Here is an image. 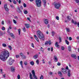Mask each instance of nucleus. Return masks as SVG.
<instances>
[{"mask_svg":"<svg viewBox=\"0 0 79 79\" xmlns=\"http://www.w3.org/2000/svg\"><path fill=\"white\" fill-rule=\"evenodd\" d=\"M68 49L69 52H71V46H69L68 47Z\"/></svg>","mask_w":79,"mask_h":79,"instance_id":"obj_17","label":"nucleus"},{"mask_svg":"<svg viewBox=\"0 0 79 79\" xmlns=\"http://www.w3.org/2000/svg\"><path fill=\"white\" fill-rule=\"evenodd\" d=\"M10 6L11 8H13V5H10Z\"/></svg>","mask_w":79,"mask_h":79,"instance_id":"obj_58","label":"nucleus"},{"mask_svg":"<svg viewBox=\"0 0 79 79\" xmlns=\"http://www.w3.org/2000/svg\"><path fill=\"white\" fill-rule=\"evenodd\" d=\"M20 54V56H22L23 55H23V53H22L21 52Z\"/></svg>","mask_w":79,"mask_h":79,"instance_id":"obj_53","label":"nucleus"},{"mask_svg":"<svg viewBox=\"0 0 79 79\" xmlns=\"http://www.w3.org/2000/svg\"><path fill=\"white\" fill-rule=\"evenodd\" d=\"M34 37H35V39H36V40H37V42H39V39H38V38H37V37L36 35H34Z\"/></svg>","mask_w":79,"mask_h":79,"instance_id":"obj_16","label":"nucleus"},{"mask_svg":"<svg viewBox=\"0 0 79 79\" xmlns=\"http://www.w3.org/2000/svg\"><path fill=\"white\" fill-rule=\"evenodd\" d=\"M12 58H10L7 61L8 63L10 64V65H11L12 64H13V63L14 61H15V60H11Z\"/></svg>","mask_w":79,"mask_h":79,"instance_id":"obj_3","label":"nucleus"},{"mask_svg":"<svg viewBox=\"0 0 79 79\" xmlns=\"http://www.w3.org/2000/svg\"><path fill=\"white\" fill-rule=\"evenodd\" d=\"M61 6V4L60 3H56L55 4V7L56 9H59Z\"/></svg>","mask_w":79,"mask_h":79,"instance_id":"obj_4","label":"nucleus"},{"mask_svg":"<svg viewBox=\"0 0 79 79\" xmlns=\"http://www.w3.org/2000/svg\"><path fill=\"white\" fill-rule=\"evenodd\" d=\"M13 20L14 23H15V24H16V20L14 19H13Z\"/></svg>","mask_w":79,"mask_h":79,"instance_id":"obj_54","label":"nucleus"},{"mask_svg":"<svg viewBox=\"0 0 79 79\" xmlns=\"http://www.w3.org/2000/svg\"><path fill=\"white\" fill-rule=\"evenodd\" d=\"M9 29H12V28L11 27V26H10L9 27Z\"/></svg>","mask_w":79,"mask_h":79,"instance_id":"obj_56","label":"nucleus"},{"mask_svg":"<svg viewBox=\"0 0 79 79\" xmlns=\"http://www.w3.org/2000/svg\"><path fill=\"white\" fill-rule=\"evenodd\" d=\"M74 0L76 2V3H79V0Z\"/></svg>","mask_w":79,"mask_h":79,"instance_id":"obj_43","label":"nucleus"},{"mask_svg":"<svg viewBox=\"0 0 79 79\" xmlns=\"http://www.w3.org/2000/svg\"><path fill=\"white\" fill-rule=\"evenodd\" d=\"M2 24H4V22L3 21H2L1 23Z\"/></svg>","mask_w":79,"mask_h":79,"instance_id":"obj_61","label":"nucleus"},{"mask_svg":"<svg viewBox=\"0 0 79 79\" xmlns=\"http://www.w3.org/2000/svg\"><path fill=\"white\" fill-rule=\"evenodd\" d=\"M32 74H33V77L35 79H38L37 78V77H36V75H35V72L34 71V70H32Z\"/></svg>","mask_w":79,"mask_h":79,"instance_id":"obj_6","label":"nucleus"},{"mask_svg":"<svg viewBox=\"0 0 79 79\" xmlns=\"http://www.w3.org/2000/svg\"><path fill=\"white\" fill-rule=\"evenodd\" d=\"M71 70L70 69L68 70V73L67 74V76H68V77H70L71 76Z\"/></svg>","mask_w":79,"mask_h":79,"instance_id":"obj_11","label":"nucleus"},{"mask_svg":"<svg viewBox=\"0 0 79 79\" xmlns=\"http://www.w3.org/2000/svg\"><path fill=\"white\" fill-rule=\"evenodd\" d=\"M20 9H21V10H23V6H20Z\"/></svg>","mask_w":79,"mask_h":79,"instance_id":"obj_62","label":"nucleus"},{"mask_svg":"<svg viewBox=\"0 0 79 79\" xmlns=\"http://www.w3.org/2000/svg\"><path fill=\"white\" fill-rule=\"evenodd\" d=\"M73 23H74V24H75V25L77 24V22H76V21H75Z\"/></svg>","mask_w":79,"mask_h":79,"instance_id":"obj_55","label":"nucleus"},{"mask_svg":"<svg viewBox=\"0 0 79 79\" xmlns=\"http://www.w3.org/2000/svg\"><path fill=\"white\" fill-rule=\"evenodd\" d=\"M66 31L68 32H70V29L69 28H66Z\"/></svg>","mask_w":79,"mask_h":79,"instance_id":"obj_22","label":"nucleus"},{"mask_svg":"<svg viewBox=\"0 0 79 79\" xmlns=\"http://www.w3.org/2000/svg\"><path fill=\"white\" fill-rule=\"evenodd\" d=\"M45 45H48V42L46 41L44 44Z\"/></svg>","mask_w":79,"mask_h":79,"instance_id":"obj_42","label":"nucleus"},{"mask_svg":"<svg viewBox=\"0 0 79 79\" xmlns=\"http://www.w3.org/2000/svg\"><path fill=\"white\" fill-rule=\"evenodd\" d=\"M33 58L34 59H36V58H38V55L37 54H36L33 56Z\"/></svg>","mask_w":79,"mask_h":79,"instance_id":"obj_19","label":"nucleus"},{"mask_svg":"<svg viewBox=\"0 0 79 79\" xmlns=\"http://www.w3.org/2000/svg\"><path fill=\"white\" fill-rule=\"evenodd\" d=\"M30 79H32V75L30 73Z\"/></svg>","mask_w":79,"mask_h":79,"instance_id":"obj_21","label":"nucleus"},{"mask_svg":"<svg viewBox=\"0 0 79 79\" xmlns=\"http://www.w3.org/2000/svg\"><path fill=\"white\" fill-rule=\"evenodd\" d=\"M27 19H28V20H29V21H31V20H30V18H27Z\"/></svg>","mask_w":79,"mask_h":79,"instance_id":"obj_64","label":"nucleus"},{"mask_svg":"<svg viewBox=\"0 0 79 79\" xmlns=\"http://www.w3.org/2000/svg\"><path fill=\"white\" fill-rule=\"evenodd\" d=\"M44 23L45 24H48V20L47 19H45Z\"/></svg>","mask_w":79,"mask_h":79,"instance_id":"obj_14","label":"nucleus"},{"mask_svg":"<svg viewBox=\"0 0 79 79\" xmlns=\"http://www.w3.org/2000/svg\"><path fill=\"white\" fill-rule=\"evenodd\" d=\"M11 37H12L13 39H15V36L13 35V33H11L10 34Z\"/></svg>","mask_w":79,"mask_h":79,"instance_id":"obj_18","label":"nucleus"},{"mask_svg":"<svg viewBox=\"0 0 79 79\" xmlns=\"http://www.w3.org/2000/svg\"><path fill=\"white\" fill-rule=\"evenodd\" d=\"M61 50H64V46H62Z\"/></svg>","mask_w":79,"mask_h":79,"instance_id":"obj_41","label":"nucleus"},{"mask_svg":"<svg viewBox=\"0 0 79 79\" xmlns=\"http://www.w3.org/2000/svg\"><path fill=\"white\" fill-rule=\"evenodd\" d=\"M62 70L61 72L63 73V74H66L67 73H68V71L67 70H66V69H64L62 68Z\"/></svg>","mask_w":79,"mask_h":79,"instance_id":"obj_7","label":"nucleus"},{"mask_svg":"<svg viewBox=\"0 0 79 79\" xmlns=\"http://www.w3.org/2000/svg\"><path fill=\"white\" fill-rule=\"evenodd\" d=\"M59 40H60L59 43H60V42H61V37H59Z\"/></svg>","mask_w":79,"mask_h":79,"instance_id":"obj_37","label":"nucleus"},{"mask_svg":"<svg viewBox=\"0 0 79 79\" xmlns=\"http://www.w3.org/2000/svg\"><path fill=\"white\" fill-rule=\"evenodd\" d=\"M22 57V59H26V56L24 55H23Z\"/></svg>","mask_w":79,"mask_h":79,"instance_id":"obj_32","label":"nucleus"},{"mask_svg":"<svg viewBox=\"0 0 79 79\" xmlns=\"http://www.w3.org/2000/svg\"><path fill=\"white\" fill-rule=\"evenodd\" d=\"M43 2V6L44 7H46V5H47V2L45 0H42Z\"/></svg>","mask_w":79,"mask_h":79,"instance_id":"obj_8","label":"nucleus"},{"mask_svg":"<svg viewBox=\"0 0 79 79\" xmlns=\"http://www.w3.org/2000/svg\"><path fill=\"white\" fill-rule=\"evenodd\" d=\"M67 19L69 20V21H70V19H71V17H70L69 16H67Z\"/></svg>","mask_w":79,"mask_h":79,"instance_id":"obj_25","label":"nucleus"},{"mask_svg":"<svg viewBox=\"0 0 79 79\" xmlns=\"http://www.w3.org/2000/svg\"><path fill=\"white\" fill-rule=\"evenodd\" d=\"M17 78L18 79H20V75L19 74H18L17 76Z\"/></svg>","mask_w":79,"mask_h":79,"instance_id":"obj_39","label":"nucleus"},{"mask_svg":"<svg viewBox=\"0 0 79 79\" xmlns=\"http://www.w3.org/2000/svg\"><path fill=\"white\" fill-rule=\"evenodd\" d=\"M36 63H37V64H39V60H36Z\"/></svg>","mask_w":79,"mask_h":79,"instance_id":"obj_36","label":"nucleus"},{"mask_svg":"<svg viewBox=\"0 0 79 79\" xmlns=\"http://www.w3.org/2000/svg\"><path fill=\"white\" fill-rule=\"evenodd\" d=\"M35 3L37 7H40L41 6V1L40 0H36Z\"/></svg>","mask_w":79,"mask_h":79,"instance_id":"obj_2","label":"nucleus"},{"mask_svg":"<svg viewBox=\"0 0 79 79\" xmlns=\"http://www.w3.org/2000/svg\"><path fill=\"white\" fill-rule=\"evenodd\" d=\"M55 45L56 47H59V45L58 44V42H56V43Z\"/></svg>","mask_w":79,"mask_h":79,"instance_id":"obj_23","label":"nucleus"},{"mask_svg":"<svg viewBox=\"0 0 79 79\" xmlns=\"http://www.w3.org/2000/svg\"><path fill=\"white\" fill-rule=\"evenodd\" d=\"M40 37H41V38H40V39H43V38H44V35H43V34H42V35H40Z\"/></svg>","mask_w":79,"mask_h":79,"instance_id":"obj_26","label":"nucleus"},{"mask_svg":"<svg viewBox=\"0 0 79 79\" xmlns=\"http://www.w3.org/2000/svg\"><path fill=\"white\" fill-rule=\"evenodd\" d=\"M25 26L27 28H28L30 27V25L28 24H26Z\"/></svg>","mask_w":79,"mask_h":79,"instance_id":"obj_13","label":"nucleus"},{"mask_svg":"<svg viewBox=\"0 0 79 79\" xmlns=\"http://www.w3.org/2000/svg\"><path fill=\"white\" fill-rule=\"evenodd\" d=\"M7 7V4H6L4 5V8H6Z\"/></svg>","mask_w":79,"mask_h":79,"instance_id":"obj_34","label":"nucleus"},{"mask_svg":"<svg viewBox=\"0 0 79 79\" xmlns=\"http://www.w3.org/2000/svg\"><path fill=\"white\" fill-rule=\"evenodd\" d=\"M11 70L12 72H14L15 71V68L14 67L12 68L11 69Z\"/></svg>","mask_w":79,"mask_h":79,"instance_id":"obj_30","label":"nucleus"},{"mask_svg":"<svg viewBox=\"0 0 79 79\" xmlns=\"http://www.w3.org/2000/svg\"><path fill=\"white\" fill-rule=\"evenodd\" d=\"M72 40V38H71V37H69V40Z\"/></svg>","mask_w":79,"mask_h":79,"instance_id":"obj_57","label":"nucleus"},{"mask_svg":"<svg viewBox=\"0 0 79 79\" xmlns=\"http://www.w3.org/2000/svg\"><path fill=\"white\" fill-rule=\"evenodd\" d=\"M56 19H57V20H59V17L57 16L56 17Z\"/></svg>","mask_w":79,"mask_h":79,"instance_id":"obj_45","label":"nucleus"},{"mask_svg":"<svg viewBox=\"0 0 79 79\" xmlns=\"http://www.w3.org/2000/svg\"><path fill=\"white\" fill-rule=\"evenodd\" d=\"M71 56L72 58H75V59H76V58H77L76 55L75 54H72Z\"/></svg>","mask_w":79,"mask_h":79,"instance_id":"obj_12","label":"nucleus"},{"mask_svg":"<svg viewBox=\"0 0 79 79\" xmlns=\"http://www.w3.org/2000/svg\"><path fill=\"white\" fill-rule=\"evenodd\" d=\"M54 59L55 62H57L58 61V58H57L56 56H54Z\"/></svg>","mask_w":79,"mask_h":79,"instance_id":"obj_10","label":"nucleus"},{"mask_svg":"<svg viewBox=\"0 0 79 79\" xmlns=\"http://www.w3.org/2000/svg\"><path fill=\"white\" fill-rule=\"evenodd\" d=\"M13 3H14V4H16V2L15 1H14V2H13Z\"/></svg>","mask_w":79,"mask_h":79,"instance_id":"obj_60","label":"nucleus"},{"mask_svg":"<svg viewBox=\"0 0 79 79\" xmlns=\"http://www.w3.org/2000/svg\"><path fill=\"white\" fill-rule=\"evenodd\" d=\"M58 74L59 76H60L61 77H62V76L63 75L62 74V73H61V72L59 71L58 72Z\"/></svg>","mask_w":79,"mask_h":79,"instance_id":"obj_15","label":"nucleus"},{"mask_svg":"<svg viewBox=\"0 0 79 79\" xmlns=\"http://www.w3.org/2000/svg\"><path fill=\"white\" fill-rule=\"evenodd\" d=\"M65 43H66V44H67V45H69V42L67 40H65Z\"/></svg>","mask_w":79,"mask_h":79,"instance_id":"obj_27","label":"nucleus"},{"mask_svg":"<svg viewBox=\"0 0 79 79\" xmlns=\"http://www.w3.org/2000/svg\"><path fill=\"white\" fill-rule=\"evenodd\" d=\"M10 54L8 51L5 50L2 51L0 54V59L2 61H5L7 58L9 57Z\"/></svg>","mask_w":79,"mask_h":79,"instance_id":"obj_1","label":"nucleus"},{"mask_svg":"<svg viewBox=\"0 0 79 79\" xmlns=\"http://www.w3.org/2000/svg\"><path fill=\"white\" fill-rule=\"evenodd\" d=\"M17 11L18 13H21L22 11L20 10V8L19 7H18V9H17Z\"/></svg>","mask_w":79,"mask_h":79,"instance_id":"obj_9","label":"nucleus"},{"mask_svg":"<svg viewBox=\"0 0 79 79\" xmlns=\"http://www.w3.org/2000/svg\"><path fill=\"white\" fill-rule=\"evenodd\" d=\"M31 47L34 48V44L33 43H31Z\"/></svg>","mask_w":79,"mask_h":79,"instance_id":"obj_46","label":"nucleus"},{"mask_svg":"<svg viewBox=\"0 0 79 79\" xmlns=\"http://www.w3.org/2000/svg\"><path fill=\"white\" fill-rule=\"evenodd\" d=\"M49 73L50 75H52V74H53V73H52V72H51Z\"/></svg>","mask_w":79,"mask_h":79,"instance_id":"obj_59","label":"nucleus"},{"mask_svg":"<svg viewBox=\"0 0 79 79\" xmlns=\"http://www.w3.org/2000/svg\"><path fill=\"white\" fill-rule=\"evenodd\" d=\"M30 64L32 65V66H33L34 64V62L33 61H31L30 62Z\"/></svg>","mask_w":79,"mask_h":79,"instance_id":"obj_24","label":"nucleus"},{"mask_svg":"<svg viewBox=\"0 0 79 79\" xmlns=\"http://www.w3.org/2000/svg\"><path fill=\"white\" fill-rule=\"evenodd\" d=\"M16 58H18V57H19V55H16Z\"/></svg>","mask_w":79,"mask_h":79,"instance_id":"obj_52","label":"nucleus"},{"mask_svg":"<svg viewBox=\"0 0 79 79\" xmlns=\"http://www.w3.org/2000/svg\"><path fill=\"white\" fill-rule=\"evenodd\" d=\"M48 44L49 45H51V41H49V42H48Z\"/></svg>","mask_w":79,"mask_h":79,"instance_id":"obj_51","label":"nucleus"},{"mask_svg":"<svg viewBox=\"0 0 79 79\" xmlns=\"http://www.w3.org/2000/svg\"><path fill=\"white\" fill-rule=\"evenodd\" d=\"M24 14H27V13H28V12H27V11L26 10H25L24 11Z\"/></svg>","mask_w":79,"mask_h":79,"instance_id":"obj_31","label":"nucleus"},{"mask_svg":"<svg viewBox=\"0 0 79 79\" xmlns=\"http://www.w3.org/2000/svg\"><path fill=\"white\" fill-rule=\"evenodd\" d=\"M23 31L24 32L26 31V29H25V27H24V28L23 29Z\"/></svg>","mask_w":79,"mask_h":79,"instance_id":"obj_50","label":"nucleus"},{"mask_svg":"<svg viewBox=\"0 0 79 79\" xmlns=\"http://www.w3.org/2000/svg\"><path fill=\"white\" fill-rule=\"evenodd\" d=\"M52 36H54V34H55V32L53 31H52Z\"/></svg>","mask_w":79,"mask_h":79,"instance_id":"obj_28","label":"nucleus"},{"mask_svg":"<svg viewBox=\"0 0 79 79\" xmlns=\"http://www.w3.org/2000/svg\"><path fill=\"white\" fill-rule=\"evenodd\" d=\"M57 65H58V66H60L61 65V64L60 63L58 62L57 64Z\"/></svg>","mask_w":79,"mask_h":79,"instance_id":"obj_48","label":"nucleus"},{"mask_svg":"<svg viewBox=\"0 0 79 79\" xmlns=\"http://www.w3.org/2000/svg\"><path fill=\"white\" fill-rule=\"evenodd\" d=\"M5 9L6 11H9V9H8V7H7V8H6Z\"/></svg>","mask_w":79,"mask_h":79,"instance_id":"obj_38","label":"nucleus"},{"mask_svg":"<svg viewBox=\"0 0 79 79\" xmlns=\"http://www.w3.org/2000/svg\"><path fill=\"white\" fill-rule=\"evenodd\" d=\"M72 23H74V20H73V19H72Z\"/></svg>","mask_w":79,"mask_h":79,"instance_id":"obj_63","label":"nucleus"},{"mask_svg":"<svg viewBox=\"0 0 79 79\" xmlns=\"http://www.w3.org/2000/svg\"><path fill=\"white\" fill-rule=\"evenodd\" d=\"M2 46L4 47H6V44H2Z\"/></svg>","mask_w":79,"mask_h":79,"instance_id":"obj_29","label":"nucleus"},{"mask_svg":"<svg viewBox=\"0 0 79 79\" xmlns=\"http://www.w3.org/2000/svg\"><path fill=\"white\" fill-rule=\"evenodd\" d=\"M20 64H21V65H22V64H23V61H21L20 62Z\"/></svg>","mask_w":79,"mask_h":79,"instance_id":"obj_49","label":"nucleus"},{"mask_svg":"<svg viewBox=\"0 0 79 79\" xmlns=\"http://www.w3.org/2000/svg\"><path fill=\"white\" fill-rule=\"evenodd\" d=\"M40 79H44V76L42 75H41V76L40 77Z\"/></svg>","mask_w":79,"mask_h":79,"instance_id":"obj_33","label":"nucleus"},{"mask_svg":"<svg viewBox=\"0 0 79 79\" xmlns=\"http://www.w3.org/2000/svg\"><path fill=\"white\" fill-rule=\"evenodd\" d=\"M2 30H3V31H5V28L4 27H2Z\"/></svg>","mask_w":79,"mask_h":79,"instance_id":"obj_44","label":"nucleus"},{"mask_svg":"<svg viewBox=\"0 0 79 79\" xmlns=\"http://www.w3.org/2000/svg\"><path fill=\"white\" fill-rule=\"evenodd\" d=\"M9 48H10V50H11L12 49V48L11 47V46L10 45L8 46Z\"/></svg>","mask_w":79,"mask_h":79,"instance_id":"obj_35","label":"nucleus"},{"mask_svg":"<svg viewBox=\"0 0 79 79\" xmlns=\"http://www.w3.org/2000/svg\"><path fill=\"white\" fill-rule=\"evenodd\" d=\"M23 6L24 8H26V4L24 3H23Z\"/></svg>","mask_w":79,"mask_h":79,"instance_id":"obj_47","label":"nucleus"},{"mask_svg":"<svg viewBox=\"0 0 79 79\" xmlns=\"http://www.w3.org/2000/svg\"><path fill=\"white\" fill-rule=\"evenodd\" d=\"M18 31H19V35H20V33L21 32V29H19L18 30Z\"/></svg>","mask_w":79,"mask_h":79,"instance_id":"obj_40","label":"nucleus"},{"mask_svg":"<svg viewBox=\"0 0 79 79\" xmlns=\"http://www.w3.org/2000/svg\"><path fill=\"white\" fill-rule=\"evenodd\" d=\"M37 34L39 38H41V37H40V35H42L43 34L42 32L40 31H37Z\"/></svg>","mask_w":79,"mask_h":79,"instance_id":"obj_5","label":"nucleus"},{"mask_svg":"<svg viewBox=\"0 0 79 79\" xmlns=\"http://www.w3.org/2000/svg\"><path fill=\"white\" fill-rule=\"evenodd\" d=\"M24 64L25 66H27L28 64L27 61H24Z\"/></svg>","mask_w":79,"mask_h":79,"instance_id":"obj_20","label":"nucleus"}]
</instances>
